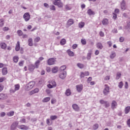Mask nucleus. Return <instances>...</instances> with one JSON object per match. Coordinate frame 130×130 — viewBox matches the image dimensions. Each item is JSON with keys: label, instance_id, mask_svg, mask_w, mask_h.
<instances>
[{"label": "nucleus", "instance_id": "obj_31", "mask_svg": "<svg viewBox=\"0 0 130 130\" xmlns=\"http://www.w3.org/2000/svg\"><path fill=\"white\" fill-rule=\"evenodd\" d=\"M72 93L71 92V90L70 89H68L66 92L65 94L67 96H70Z\"/></svg>", "mask_w": 130, "mask_h": 130}, {"label": "nucleus", "instance_id": "obj_53", "mask_svg": "<svg viewBox=\"0 0 130 130\" xmlns=\"http://www.w3.org/2000/svg\"><path fill=\"white\" fill-rule=\"evenodd\" d=\"M77 47H78V44H74L72 46V48L73 49H76V48H77Z\"/></svg>", "mask_w": 130, "mask_h": 130}, {"label": "nucleus", "instance_id": "obj_63", "mask_svg": "<svg viewBox=\"0 0 130 130\" xmlns=\"http://www.w3.org/2000/svg\"><path fill=\"white\" fill-rule=\"evenodd\" d=\"M130 28V22L127 23V25L125 26V29H128Z\"/></svg>", "mask_w": 130, "mask_h": 130}, {"label": "nucleus", "instance_id": "obj_15", "mask_svg": "<svg viewBox=\"0 0 130 130\" xmlns=\"http://www.w3.org/2000/svg\"><path fill=\"white\" fill-rule=\"evenodd\" d=\"M72 107L75 111H79L80 110V108H79V106L76 104H73Z\"/></svg>", "mask_w": 130, "mask_h": 130}, {"label": "nucleus", "instance_id": "obj_12", "mask_svg": "<svg viewBox=\"0 0 130 130\" xmlns=\"http://www.w3.org/2000/svg\"><path fill=\"white\" fill-rule=\"evenodd\" d=\"M18 128H19V129H23V130H27L28 129V126L25 125H20L17 126Z\"/></svg>", "mask_w": 130, "mask_h": 130}, {"label": "nucleus", "instance_id": "obj_61", "mask_svg": "<svg viewBox=\"0 0 130 130\" xmlns=\"http://www.w3.org/2000/svg\"><path fill=\"white\" fill-rule=\"evenodd\" d=\"M85 76L84 72H81L80 75V78H84Z\"/></svg>", "mask_w": 130, "mask_h": 130}, {"label": "nucleus", "instance_id": "obj_42", "mask_svg": "<svg viewBox=\"0 0 130 130\" xmlns=\"http://www.w3.org/2000/svg\"><path fill=\"white\" fill-rule=\"evenodd\" d=\"M39 41H40V37H37L34 40L35 43H36L37 42H39Z\"/></svg>", "mask_w": 130, "mask_h": 130}, {"label": "nucleus", "instance_id": "obj_28", "mask_svg": "<svg viewBox=\"0 0 130 130\" xmlns=\"http://www.w3.org/2000/svg\"><path fill=\"white\" fill-rule=\"evenodd\" d=\"M67 52L70 56H74V52L71 50H68Z\"/></svg>", "mask_w": 130, "mask_h": 130}, {"label": "nucleus", "instance_id": "obj_7", "mask_svg": "<svg viewBox=\"0 0 130 130\" xmlns=\"http://www.w3.org/2000/svg\"><path fill=\"white\" fill-rule=\"evenodd\" d=\"M23 18L24 19L25 22H28V21L30 20V14H29V13H25L23 15Z\"/></svg>", "mask_w": 130, "mask_h": 130}, {"label": "nucleus", "instance_id": "obj_25", "mask_svg": "<svg viewBox=\"0 0 130 130\" xmlns=\"http://www.w3.org/2000/svg\"><path fill=\"white\" fill-rule=\"evenodd\" d=\"M103 24L104 25H108V19H104L102 21Z\"/></svg>", "mask_w": 130, "mask_h": 130}, {"label": "nucleus", "instance_id": "obj_8", "mask_svg": "<svg viewBox=\"0 0 130 130\" xmlns=\"http://www.w3.org/2000/svg\"><path fill=\"white\" fill-rule=\"evenodd\" d=\"M76 90L77 92L79 93H80V92H82V90H83V84H80L79 85H76Z\"/></svg>", "mask_w": 130, "mask_h": 130}, {"label": "nucleus", "instance_id": "obj_36", "mask_svg": "<svg viewBox=\"0 0 130 130\" xmlns=\"http://www.w3.org/2000/svg\"><path fill=\"white\" fill-rule=\"evenodd\" d=\"M57 118V116L56 115H51L50 116L51 120H55Z\"/></svg>", "mask_w": 130, "mask_h": 130}, {"label": "nucleus", "instance_id": "obj_44", "mask_svg": "<svg viewBox=\"0 0 130 130\" xmlns=\"http://www.w3.org/2000/svg\"><path fill=\"white\" fill-rule=\"evenodd\" d=\"M14 111H11L7 113L8 116H13L14 115Z\"/></svg>", "mask_w": 130, "mask_h": 130}, {"label": "nucleus", "instance_id": "obj_57", "mask_svg": "<svg viewBox=\"0 0 130 130\" xmlns=\"http://www.w3.org/2000/svg\"><path fill=\"white\" fill-rule=\"evenodd\" d=\"M106 102V101H105L104 100H101L100 101V103H101V104H105V103Z\"/></svg>", "mask_w": 130, "mask_h": 130}, {"label": "nucleus", "instance_id": "obj_49", "mask_svg": "<svg viewBox=\"0 0 130 130\" xmlns=\"http://www.w3.org/2000/svg\"><path fill=\"white\" fill-rule=\"evenodd\" d=\"M122 86H123V83H122V81H121L118 85V87L120 89H121L122 88Z\"/></svg>", "mask_w": 130, "mask_h": 130}, {"label": "nucleus", "instance_id": "obj_3", "mask_svg": "<svg viewBox=\"0 0 130 130\" xmlns=\"http://www.w3.org/2000/svg\"><path fill=\"white\" fill-rule=\"evenodd\" d=\"M55 61H56V60L54 58H51L48 59L47 60V63L48 66H52L55 63Z\"/></svg>", "mask_w": 130, "mask_h": 130}, {"label": "nucleus", "instance_id": "obj_22", "mask_svg": "<svg viewBox=\"0 0 130 130\" xmlns=\"http://www.w3.org/2000/svg\"><path fill=\"white\" fill-rule=\"evenodd\" d=\"M87 14L89 16H92V15H95V12H94V11H92L91 9H88L87 11Z\"/></svg>", "mask_w": 130, "mask_h": 130}, {"label": "nucleus", "instance_id": "obj_30", "mask_svg": "<svg viewBox=\"0 0 130 130\" xmlns=\"http://www.w3.org/2000/svg\"><path fill=\"white\" fill-rule=\"evenodd\" d=\"M50 100V97H47L44 98L43 100H42V102L45 103V102H48V101H49Z\"/></svg>", "mask_w": 130, "mask_h": 130}, {"label": "nucleus", "instance_id": "obj_48", "mask_svg": "<svg viewBox=\"0 0 130 130\" xmlns=\"http://www.w3.org/2000/svg\"><path fill=\"white\" fill-rule=\"evenodd\" d=\"M120 77H121V74H120V73H118L117 74L116 80H119Z\"/></svg>", "mask_w": 130, "mask_h": 130}, {"label": "nucleus", "instance_id": "obj_10", "mask_svg": "<svg viewBox=\"0 0 130 130\" xmlns=\"http://www.w3.org/2000/svg\"><path fill=\"white\" fill-rule=\"evenodd\" d=\"M17 125H18V122L16 121L13 122L11 126V129L12 130L16 129L17 126L18 127Z\"/></svg>", "mask_w": 130, "mask_h": 130}, {"label": "nucleus", "instance_id": "obj_59", "mask_svg": "<svg viewBox=\"0 0 130 130\" xmlns=\"http://www.w3.org/2000/svg\"><path fill=\"white\" fill-rule=\"evenodd\" d=\"M31 121H32V122H35L37 121V118H32L31 119Z\"/></svg>", "mask_w": 130, "mask_h": 130}, {"label": "nucleus", "instance_id": "obj_29", "mask_svg": "<svg viewBox=\"0 0 130 130\" xmlns=\"http://www.w3.org/2000/svg\"><path fill=\"white\" fill-rule=\"evenodd\" d=\"M77 66L79 69H84V64L81 63H78L77 64Z\"/></svg>", "mask_w": 130, "mask_h": 130}, {"label": "nucleus", "instance_id": "obj_9", "mask_svg": "<svg viewBox=\"0 0 130 130\" xmlns=\"http://www.w3.org/2000/svg\"><path fill=\"white\" fill-rule=\"evenodd\" d=\"M20 89V85L19 84H16L15 85V89H11L10 90L11 93H15L16 91H18Z\"/></svg>", "mask_w": 130, "mask_h": 130}, {"label": "nucleus", "instance_id": "obj_18", "mask_svg": "<svg viewBox=\"0 0 130 130\" xmlns=\"http://www.w3.org/2000/svg\"><path fill=\"white\" fill-rule=\"evenodd\" d=\"M2 74L3 76H6L8 74V69L7 68H4L2 69Z\"/></svg>", "mask_w": 130, "mask_h": 130}, {"label": "nucleus", "instance_id": "obj_4", "mask_svg": "<svg viewBox=\"0 0 130 130\" xmlns=\"http://www.w3.org/2000/svg\"><path fill=\"white\" fill-rule=\"evenodd\" d=\"M105 88L104 89V90H103V93H104V95H105V96H107V95H108V94L109 93V92H110L109 91L110 90V87L109 86H107V85H105Z\"/></svg>", "mask_w": 130, "mask_h": 130}, {"label": "nucleus", "instance_id": "obj_21", "mask_svg": "<svg viewBox=\"0 0 130 130\" xmlns=\"http://www.w3.org/2000/svg\"><path fill=\"white\" fill-rule=\"evenodd\" d=\"M0 46L2 49H6L7 48V44L5 43H1L0 44Z\"/></svg>", "mask_w": 130, "mask_h": 130}, {"label": "nucleus", "instance_id": "obj_55", "mask_svg": "<svg viewBox=\"0 0 130 130\" xmlns=\"http://www.w3.org/2000/svg\"><path fill=\"white\" fill-rule=\"evenodd\" d=\"M24 64V61H21L19 62V66L20 67H23V65Z\"/></svg>", "mask_w": 130, "mask_h": 130}, {"label": "nucleus", "instance_id": "obj_27", "mask_svg": "<svg viewBox=\"0 0 130 130\" xmlns=\"http://www.w3.org/2000/svg\"><path fill=\"white\" fill-rule=\"evenodd\" d=\"M129 111H130V106L126 107L125 108V114H127V113H128V112H129Z\"/></svg>", "mask_w": 130, "mask_h": 130}, {"label": "nucleus", "instance_id": "obj_47", "mask_svg": "<svg viewBox=\"0 0 130 130\" xmlns=\"http://www.w3.org/2000/svg\"><path fill=\"white\" fill-rule=\"evenodd\" d=\"M7 80V78L6 77H1L0 78V83H3L4 81H6Z\"/></svg>", "mask_w": 130, "mask_h": 130}, {"label": "nucleus", "instance_id": "obj_56", "mask_svg": "<svg viewBox=\"0 0 130 130\" xmlns=\"http://www.w3.org/2000/svg\"><path fill=\"white\" fill-rule=\"evenodd\" d=\"M44 7H45V8H47V9H48V8H49V5H48L47 3H44Z\"/></svg>", "mask_w": 130, "mask_h": 130}, {"label": "nucleus", "instance_id": "obj_38", "mask_svg": "<svg viewBox=\"0 0 130 130\" xmlns=\"http://www.w3.org/2000/svg\"><path fill=\"white\" fill-rule=\"evenodd\" d=\"M5 24V20L3 19H0V27H3Z\"/></svg>", "mask_w": 130, "mask_h": 130}, {"label": "nucleus", "instance_id": "obj_14", "mask_svg": "<svg viewBox=\"0 0 130 130\" xmlns=\"http://www.w3.org/2000/svg\"><path fill=\"white\" fill-rule=\"evenodd\" d=\"M8 98V95L6 94L0 93V100H5Z\"/></svg>", "mask_w": 130, "mask_h": 130}, {"label": "nucleus", "instance_id": "obj_51", "mask_svg": "<svg viewBox=\"0 0 130 130\" xmlns=\"http://www.w3.org/2000/svg\"><path fill=\"white\" fill-rule=\"evenodd\" d=\"M50 119H47L46 120V123L48 124V125H50L51 123H50Z\"/></svg>", "mask_w": 130, "mask_h": 130}, {"label": "nucleus", "instance_id": "obj_19", "mask_svg": "<svg viewBox=\"0 0 130 130\" xmlns=\"http://www.w3.org/2000/svg\"><path fill=\"white\" fill-rule=\"evenodd\" d=\"M96 47L98 49H102L103 48V45H102V43L99 42L96 43Z\"/></svg>", "mask_w": 130, "mask_h": 130}, {"label": "nucleus", "instance_id": "obj_16", "mask_svg": "<svg viewBox=\"0 0 130 130\" xmlns=\"http://www.w3.org/2000/svg\"><path fill=\"white\" fill-rule=\"evenodd\" d=\"M74 23V20L73 19H70L67 22V26H72V25H73Z\"/></svg>", "mask_w": 130, "mask_h": 130}, {"label": "nucleus", "instance_id": "obj_13", "mask_svg": "<svg viewBox=\"0 0 130 130\" xmlns=\"http://www.w3.org/2000/svg\"><path fill=\"white\" fill-rule=\"evenodd\" d=\"M117 107V103L115 101H113L111 104L112 109H115Z\"/></svg>", "mask_w": 130, "mask_h": 130}, {"label": "nucleus", "instance_id": "obj_26", "mask_svg": "<svg viewBox=\"0 0 130 130\" xmlns=\"http://www.w3.org/2000/svg\"><path fill=\"white\" fill-rule=\"evenodd\" d=\"M99 127V124L95 123L92 126V129H94V130L98 129Z\"/></svg>", "mask_w": 130, "mask_h": 130}, {"label": "nucleus", "instance_id": "obj_6", "mask_svg": "<svg viewBox=\"0 0 130 130\" xmlns=\"http://www.w3.org/2000/svg\"><path fill=\"white\" fill-rule=\"evenodd\" d=\"M59 77L60 79H61V80H64V79H66V77H67V72L64 71L62 73H60L59 74Z\"/></svg>", "mask_w": 130, "mask_h": 130}, {"label": "nucleus", "instance_id": "obj_35", "mask_svg": "<svg viewBox=\"0 0 130 130\" xmlns=\"http://www.w3.org/2000/svg\"><path fill=\"white\" fill-rule=\"evenodd\" d=\"M39 63H40V61L38 60L35 63V68L38 69L39 68Z\"/></svg>", "mask_w": 130, "mask_h": 130}, {"label": "nucleus", "instance_id": "obj_39", "mask_svg": "<svg viewBox=\"0 0 130 130\" xmlns=\"http://www.w3.org/2000/svg\"><path fill=\"white\" fill-rule=\"evenodd\" d=\"M116 56V54H115V52H112L111 55H110V57L111 59H113V58Z\"/></svg>", "mask_w": 130, "mask_h": 130}, {"label": "nucleus", "instance_id": "obj_43", "mask_svg": "<svg viewBox=\"0 0 130 130\" xmlns=\"http://www.w3.org/2000/svg\"><path fill=\"white\" fill-rule=\"evenodd\" d=\"M105 108H107L108 107H109V106H110L109 102L106 101V103H105Z\"/></svg>", "mask_w": 130, "mask_h": 130}, {"label": "nucleus", "instance_id": "obj_32", "mask_svg": "<svg viewBox=\"0 0 130 130\" xmlns=\"http://www.w3.org/2000/svg\"><path fill=\"white\" fill-rule=\"evenodd\" d=\"M19 61V57H18V56H15L13 57V61H14V62H18V61Z\"/></svg>", "mask_w": 130, "mask_h": 130}, {"label": "nucleus", "instance_id": "obj_2", "mask_svg": "<svg viewBox=\"0 0 130 130\" xmlns=\"http://www.w3.org/2000/svg\"><path fill=\"white\" fill-rule=\"evenodd\" d=\"M53 5L57 6L58 8H62L63 7V4L60 0H55L53 1Z\"/></svg>", "mask_w": 130, "mask_h": 130}, {"label": "nucleus", "instance_id": "obj_62", "mask_svg": "<svg viewBox=\"0 0 130 130\" xmlns=\"http://www.w3.org/2000/svg\"><path fill=\"white\" fill-rule=\"evenodd\" d=\"M100 36H101V37H104V32H103V31H100Z\"/></svg>", "mask_w": 130, "mask_h": 130}, {"label": "nucleus", "instance_id": "obj_1", "mask_svg": "<svg viewBox=\"0 0 130 130\" xmlns=\"http://www.w3.org/2000/svg\"><path fill=\"white\" fill-rule=\"evenodd\" d=\"M35 85V82L31 81L28 83L25 87V90L26 91H29L31 90Z\"/></svg>", "mask_w": 130, "mask_h": 130}, {"label": "nucleus", "instance_id": "obj_5", "mask_svg": "<svg viewBox=\"0 0 130 130\" xmlns=\"http://www.w3.org/2000/svg\"><path fill=\"white\" fill-rule=\"evenodd\" d=\"M51 84L47 85V87L49 89H52V88H54L55 87H56V82H55V81H52L51 82Z\"/></svg>", "mask_w": 130, "mask_h": 130}, {"label": "nucleus", "instance_id": "obj_17", "mask_svg": "<svg viewBox=\"0 0 130 130\" xmlns=\"http://www.w3.org/2000/svg\"><path fill=\"white\" fill-rule=\"evenodd\" d=\"M58 72V67H54L52 69V72L53 74H56Z\"/></svg>", "mask_w": 130, "mask_h": 130}, {"label": "nucleus", "instance_id": "obj_34", "mask_svg": "<svg viewBox=\"0 0 130 130\" xmlns=\"http://www.w3.org/2000/svg\"><path fill=\"white\" fill-rule=\"evenodd\" d=\"M66 69H67V66L66 65L62 66L60 67V71H61V72H63Z\"/></svg>", "mask_w": 130, "mask_h": 130}, {"label": "nucleus", "instance_id": "obj_41", "mask_svg": "<svg viewBox=\"0 0 130 130\" xmlns=\"http://www.w3.org/2000/svg\"><path fill=\"white\" fill-rule=\"evenodd\" d=\"M49 8L51 11H55L56 10L55 6H54V5H51L49 6Z\"/></svg>", "mask_w": 130, "mask_h": 130}, {"label": "nucleus", "instance_id": "obj_33", "mask_svg": "<svg viewBox=\"0 0 130 130\" xmlns=\"http://www.w3.org/2000/svg\"><path fill=\"white\" fill-rule=\"evenodd\" d=\"M35 69V66L33 65H30L28 68L29 71H30L32 72V71H34V69Z\"/></svg>", "mask_w": 130, "mask_h": 130}, {"label": "nucleus", "instance_id": "obj_46", "mask_svg": "<svg viewBox=\"0 0 130 130\" xmlns=\"http://www.w3.org/2000/svg\"><path fill=\"white\" fill-rule=\"evenodd\" d=\"M17 34L18 36H22V35H23V31H22V30H18Z\"/></svg>", "mask_w": 130, "mask_h": 130}, {"label": "nucleus", "instance_id": "obj_37", "mask_svg": "<svg viewBox=\"0 0 130 130\" xmlns=\"http://www.w3.org/2000/svg\"><path fill=\"white\" fill-rule=\"evenodd\" d=\"M91 55H92V53L91 52H88L87 55V59H91Z\"/></svg>", "mask_w": 130, "mask_h": 130}, {"label": "nucleus", "instance_id": "obj_50", "mask_svg": "<svg viewBox=\"0 0 130 130\" xmlns=\"http://www.w3.org/2000/svg\"><path fill=\"white\" fill-rule=\"evenodd\" d=\"M107 44L109 45V47H111V46H112V42L110 41L107 42Z\"/></svg>", "mask_w": 130, "mask_h": 130}, {"label": "nucleus", "instance_id": "obj_54", "mask_svg": "<svg viewBox=\"0 0 130 130\" xmlns=\"http://www.w3.org/2000/svg\"><path fill=\"white\" fill-rule=\"evenodd\" d=\"M65 9H66V10H67V11L71 10V8L70 7V6L68 5H67L65 6Z\"/></svg>", "mask_w": 130, "mask_h": 130}, {"label": "nucleus", "instance_id": "obj_11", "mask_svg": "<svg viewBox=\"0 0 130 130\" xmlns=\"http://www.w3.org/2000/svg\"><path fill=\"white\" fill-rule=\"evenodd\" d=\"M121 8L123 11H124V10H125V9H126V6L125 5V1L124 0H123L122 1V3H121Z\"/></svg>", "mask_w": 130, "mask_h": 130}, {"label": "nucleus", "instance_id": "obj_23", "mask_svg": "<svg viewBox=\"0 0 130 130\" xmlns=\"http://www.w3.org/2000/svg\"><path fill=\"white\" fill-rule=\"evenodd\" d=\"M16 51H19L20 50V42H17V45L15 47Z\"/></svg>", "mask_w": 130, "mask_h": 130}, {"label": "nucleus", "instance_id": "obj_24", "mask_svg": "<svg viewBox=\"0 0 130 130\" xmlns=\"http://www.w3.org/2000/svg\"><path fill=\"white\" fill-rule=\"evenodd\" d=\"M67 43V40L64 39H62L60 41V44L61 45H64Z\"/></svg>", "mask_w": 130, "mask_h": 130}, {"label": "nucleus", "instance_id": "obj_20", "mask_svg": "<svg viewBox=\"0 0 130 130\" xmlns=\"http://www.w3.org/2000/svg\"><path fill=\"white\" fill-rule=\"evenodd\" d=\"M28 43L29 46H33V40L32 38L28 39Z\"/></svg>", "mask_w": 130, "mask_h": 130}, {"label": "nucleus", "instance_id": "obj_52", "mask_svg": "<svg viewBox=\"0 0 130 130\" xmlns=\"http://www.w3.org/2000/svg\"><path fill=\"white\" fill-rule=\"evenodd\" d=\"M20 122H21V123H25L26 119L25 118H23L20 120Z\"/></svg>", "mask_w": 130, "mask_h": 130}, {"label": "nucleus", "instance_id": "obj_45", "mask_svg": "<svg viewBox=\"0 0 130 130\" xmlns=\"http://www.w3.org/2000/svg\"><path fill=\"white\" fill-rule=\"evenodd\" d=\"M81 43L83 45H86L87 42L86 41V40L85 39H81Z\"/></svg>", "mask_w": 130, "mask_h": 130}, {"label": "nucleus", "instance_id": "obj_64", "mask_svg": "<svg viewBox=\"0 0 130 130\" xmlns=\"http://www.w3.org/2000/svg\"><path fill=\"white\" fill-rule=\"evenodd\" d=\"M127 124L129 127H130V119H128L127 121Z\"/></svg>", "mask_w": 130, "mask_h": 130}, {"label": "nucleus", "instance_id": "obj_60", "mask_svg": "<svg viewBox=\"0 0 130 130\" xmlns=\"http://www.w3.org/2000/svg\"><path fill=\"white\" fill-rule=\"evenodd\" d=\"M4 90V85L3 84H0V92H2Z\"/></svg>", "mask_w": 130, "mask_h": 130}, {"label": "nucleus", "instance_id": "obj_40", "mask_svg": "<svg viewBox=\"0 0 130 130\" xmlns=\"http://www.w3.org/2000/svg\"><path fill=\"white\" fill-rule=\"evenodd\" d=\"M84 26H85V23L84 22H81L79 23V28H83V27H84Z\"/></svg>", "mask_w": 130, "mask_h": 130}, {"label": "nucleus", "instance_id": "obj_58", "mask_svg": "<svg viewBox=\"0 0 130 130\" xmlns=\"http://www.w3.org/2000/svg\"><path fill=\"white\" fill-rule=\"evenodd\" d=\"M119 41L120 42H123L124 41V38L121 37L119 38Z\"/></svg>", "mask_w": 130, "mask_h": 130}]
</instances>
